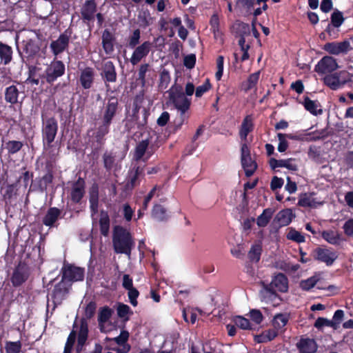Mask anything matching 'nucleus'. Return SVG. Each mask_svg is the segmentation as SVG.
<instances>
[{
    "label": "nucleus",
    "mask_w": 353,
    "mask_h": 353,
    "mask_svg": "<svg viewBox=\"0 0 353 353\" xmlns=\"http://www.w3.org/2000/svg\"><path fill=\"white\" fill-rule=\"evenodd\" d=\"M330 19H331V23H328V25L325 29V31L327 32H328L329 34L330 33L331 26H332L335 28H339L343 24V23L345 20L343 13L338 10H335L332 13Z\"/></svg>",
    "instance_id": "39"
},
{
    "label": "nucleus",
    "mask_w": 353,
    "mask_h": 353,
    "mask_svg": "<svg viewBox=\"0 0 353 353\" xmlns=\"http://www.w3.org/2000/svg\"><path fill=\"white\" fill-rule=\"evenodd\" d=\"M12 48L6 43L0 41V59L3 65L9 64L12 60Z\"/></svg>",
    "instance_id": "34"
},
{
    "label": "nucleus",
    "mask_w": 353,
    "mask_h": 353,
    "mask_svg": "<svg viewBox=\"0 0 353 353\" xmlns=\"http://www.w3.org/2000/svg\"><path fill=\"white\" fill-rule=\"evenodd\" d=\"M277 137L279 139L278 150L279 152H284L288 148V142L287 139L293 140H303L304 134L302 133L296 134H283L278 133Z\"/></svg>",
    "instance_id": "26"
},
{
    "label": "nucleus",
    "mask_w": 353,
    "mask_h": 353,
    "mask_svg": "<svg viewBox=\"0 0 353 353\" xmlns=\"http://www.w3.org/2000/svg\"><path fill=\"white\" fill-rule=\"evenodd\" d=\"M152 47V43L150 41H145L133 48L134 51L130 59L131 64L132 65H137L143 58L148 55Z\"/></svg>",
    "instance_id": "15"
},
{
    "label": "nucleus",
    "mask_w": 353,
    "mask_h": 353,
    "mask_svg": "<svg viewBox=\"0 0 353 353\" xmlns=\"http://www.w3.org/2000/svg\"><path fill=\"white\" fill-rule=\"evenodd\" d=\"M61 210L57 207H50L42 218V223L49 228H57L61 219Z\"/></svg>",
    "instance_id": "16"
},
{
    "label": "nucleus",
    "mask_w": 353,
    "mask_h": 353,
    "mask_svg": "<svg viewBox=\"0 0 353 353\" xmlns=\"http://www.w3.org/2000/svg\"><path fill=\"white\" fill-rule=\"evenodd\" d=\"M20 92L15 85L7 87L4 92V99L6 103L14 105L19 103Z\"/></svg>",
    "instance_id": "31"
},
{
    "label": "nucleus",
    "mask_w": 353,
    "mask_h": 353,
    "mask_svg": "<svg viewBox=\"0 0 353 353\" xmlns=\"http://www.w3.org/2000/svg\"><path fill=\"white\" fill-rule=\"evenodd\" d=\"M85 183L83 178L79 177L73 184L70 192V198L73 203H79L85 194Z\"/></svg>",
    "instance_id": "23"
},
{
    "label": "nucleus",
    "mask_w": 353,
    "mask_h": 353,
    "mask_svg": "<svg viewBox=\"0 0 353 353\" xmlns=\"http://www.w3.org/2000/svg\"><path fill=\"white\" fill-rule=\"evenodd\" d=\"M298 205L304 208L314 207V201L310 195L305 193L300 196Z\"/></svg>",
    "instance_id": "56"
},
{
    "label": "nucleus",
    "mask_w": 353,
    "mask_h": 353,
    "mask_svg": "<svg viewBox=\"0 0 353 353\" xmlns=\"http://www.w3.org/2000/svg\"><path fill=\"white\" fill-rule=\"evenodd\" d=\"M112 245L115 253L130 256L134 241L131 233L126 228L116 225L113 229Z\"/></svg>",
    "instance_id": "3"
},
{
    "label": "nucleus",
    "mask_w": 353,
    "mask_h": 353,
    "mask_svg": "<svg viewBox=\"0 0 353 353\" xmlns=\"http://www.w3.org/2000/svg\"><path fill=\"white\" fill-rule=\"evenodd\" d=\"M325 326L334 328V323L327 319L319 317L314 323V327L319 330Z\"/></svg>",
    "instance_id": "59"
},
{
    "label": "nucleus",
    "mask_w": 353,
    "mask_h": 353,
    "mask_svg": "<svg viewBox=\"0 0 353 353\" xmlns=\"http://www.w3.org/2000/svg\"><path fill=\"white\" fill-rule=\"evenodd\" d=\"M310 256L314 261L331 266L338 258V254L331 248L316 247L311 252Z\"/></svg>",
    "instance_id": "7"
},
{
    "label": "nucleus",
    "mask_w": 353,
    "mask_h": 353,
    "mask_svg": "<svg viewBox=\"0 0 353 353\" xmlns=\"http://www.w3.org/2000/svg\"><path fill=\"white\" fill-rule=\"evenodd\" d=\"M224 57L220 55L216 59L217 71L215 74V78L217 81H220L223 73Z\"/></svg>",
    "instance_id": "61"
},
{
    "label": "nucleus",
    "mask_w": 353,
    "mask_h": 353,
    "mask_svg": "<svg viewBox=\"0 0 353 353\" xmlns=\"http://www.w3.org/2000/svg\"><path fill=\"white\" fill-rule=\"evenodd\" d=\"M97 304L94 301H90L85 307V320L92 319L96 312ZM85 319V318H83Z\"/></svg>",
    "instance_id": "63"
},
{
    "label": "nucleus",
    "mask_w": 353,
    "mask_h": 353,
    "mask_svg": "<svg viewBox=\"0 0 353 353\" xmlns=\"http://www.w3.org/2000/svg\"><path fill=\"white\" fill-rule=\"evenodd\" d=\"M119 111V101L117 97H110L104 103L100 114V121L94 132V139L98 145H101L105 137L110 132V125Z\"/></svg>",
    "instance_id": "1"
},
{
    "label": "nucleus",
    "mask_w": 353,
    "mask_h": 353,
    "mask_svg": "<svg viewBox=\"0 0 353 353\" xmlns=\"http://www.w3.org/2000/svg\"><path fill=\"white\" fill-rule=\"evenodd\" d=\"M152 216L160 221H165L168 219L165 208L160 205L155 204L152 210Z\"/></svg>",
    "instance_id": "42"
},
{
    "label": "nucleus",
    "mask_w": 353,
    "mask_h": 353,
    "mask_svg": "<svg viewBox=\"0 0 353 353\" xmlns=\"http://www.w3.org/2000/svg\"><path fill=\"white\" fill-rule=\"evenodd\" d=\"M288 290V277L283 273H278L275 275L270 286L267 288V290L272 292L277 290L281 292H286Z\"/></svg>",
    "instance_id": "21"
},
{
    "label": "nucleus",
    "mask_w": 353,
    "mask_h": 353,
    "mask_svg": "<svg viewBox=\"0 0 353 353\" xmlns=\"http://www.w3.org/2000/svg\"><path fill=\"white\" fill-rule=\"evenodd\" d=\"M40 49V43L38 39H26L22 41L21 48L18 50L23 61L28 64L35 59Z\"/></svg>",
    "instance_id": "5"
},
{
    "label": "nucleus",
    "mask_w": 353,
    "mask_h": 353,
    "mask_svg": "<svg viewBox=\"0 0 353 353\" xmlns=\"http://www.w3.org/2000/svg\"><path fill=\"white\" fill-rule=\"evenodd\" d=\"M89 202L91 212L94 214L97 213L99 208V188L97 184H94L90 188Z\"/></svg>",
    "instance_id": "32"
},
{
    "label": "nucleus",
    "mask_w": 353,
    "mask_h": 353,
    "mask_svg": "<svg viewBox=\"0 0 353 353\" xmlns=\"http://www.w3.org/2000/svg\"><path fill=\"white\" fill-rule=\"evenodd\" d=\"M260 76V72H256L249 75L247 82L246 86L244 88L245 91L250 90L252 89L258 83L259 79Z\"/></svg>",
    "instance_id": "55"
},
{
    "label": "nucleus",
    "mask_w": 353,
    "mask_h": 353,
    "mask_svg": "<svg viewBox=\"0 0 353 353\" xmlns=\"http://www.w3.org/2000/svg\"><path fill=\"white\" fill-rule=\"evenodd\" d=\"M21 347L22 343L20 341H6L5 343L6 353H20Z\"/></svg>",
    "instance_id": "49"
},
{
    "label": "nucleus",
    "mask_w": 353,
    "mask_h": 353,
    "mask_svg": "<svg viewBox=\"0 0 353 353\" xmlns=\"http://www.w3.org/2000/svg\"><path fill=\"white\" fill-rule=\"evenodd\" d=\"M296 347L301 353H315L318 349L315 340L309 338H301Z\"/></svg>",
    "instance_id": "29"
},
{
    "label": "nucleus",
    "mask_w": 353,
    "mask_h": 353,
    "mask_svg": "<svg viewBox=\"0 0 353 353\" xmlns=\"http://www.w3.org/2000/svg\"><path fill=\"white\" fill-rule=\"evenodd\" d=\"M30 274V267L24 262H19L13 270L10 278L12 286L18 288L28 279Z\"/></svg>",
    "instance_id": "12"
},
{
    "label": "nucleus",
    "mask_w": 353,
    "mask_h": 353,
    "mask_svg": "<svg viewBox=\"0 0 353 353\" xmlns=\"http://www.w3.org/2000/svg\"><path fill=\"white\" fill-rule=\"evenodd\" d=\"M88 323L85 319L80 320V327L77 335V344L76 345V353H81L86 343L88 338Z\"/></svg>",
    "instance_id": "22"
},
{
    "label": "nucleus",
    "mask_w": 353,
    "mask_h": 353,
    "mask_svg": "<svg viewBox=\"0 0 353 353\" xmlns=\"http://www.w3.org/2000/svg\"><path fill=\"white\" fill-rule=\"evenodd\" d=\"M211 87H212V85L210 82V80L206 79V81H205V83L203 85L198 86L195 89V97L196 98L201 97L204 93H205L206 92H208V90H210Z\"/></svg>",
    "instance_id": "58"
},
{
    "label": "nucleus",
    "mask_w": 353,
    "mask_h": 353,
    "mask_svg": "<svg viewBox=\"0 0 353 353\" xmlns=\"http://www.w3.org/2000/svg\"><path fill=\"white\" fill-rule=\"evenodd\" d=\"M41 135L45 148H50L58 132V122L54 117H47L41 114Z\"/></svg>",
    "instance_id": "4"
},
{
    "label": "nucleus",
    "mask_w": 353,
    "mask_h": 353,
    "mask_svg": "<svg viewBox=\"0 0 353 353\" xmlns=\"http://www.w3.org/2000/svg\"><path fill=\"white\" fill-rule=\"evenodd\" d=\"M241 163L247 177L252 176L258 168L256 159L252 156H241Z\"/></svg>",
    "instance_id": "28"
},
{
    "label": "nucleus",
    "mask_w": 353,
    "mask_h": 353,
    "mask_svg": "<svg viewBox=\"0 0 353 353\" xmlns=\"http://www.w3.org/2000/svg\"><path fill=\"white\" fill-rule=\"evenodd\" d=\"M319 281V277L317 275H314L307 279L301 280L299 287L303 291H309L318 283Z\"/></svg>",
    "instance_id": "43"
},
{
    "label": "nucleus",
    "mask_w": 353,
    "mask_h": 353,
    "mask_svg": "<svg viewBox=\"0 0 353 353\" xmlns=\"http://www.w3.org/2000/svg\"><path fill=\"white\" fill-rule=\"evenodd\" d=\"M281 268L286 272L295 273L301 268V266L298 263L294 264L291 262H283L281 265Z\"/></svg>",
    "instance_id": "60"
},
{
    "label": "nucleus",
    "mask_w": 353,
    "mask_h": 353,
    "mask_svg": "<svg viewBox=\"0 0 353 353\" xmlns=\"http://www.w3.org/2000/svg\"><path fill=\"white\" fill-rule=\"evenodd\" d=\"M167 92L168 93L170 103L180 113L179 121L178 123L175 122L174 127V130L177 131L185 121V114L191 106L192 99L185 95L182 85L176 83L171 86Z\"/></svg>",
    "instance_id": "2"
},
{
    "label": "nucleus",
    "mask_w": 353,
    "mask_h": 353,
    "mask_svg": "<svg viewBox=\"0 0 353 353\" xmlns=\"http://www.w3.org/2000/svg\"><path fill=\"white\" fill-rule=\"evenodd\" d=\"M77 335H78V334H77L75 330H72L70 332L65 344L63 353H72L74 345L77 339Z\"/></svg>",
    "instance_id": "47"
},
{
    "label": "nucleus",
    "mask_w": 353,
    "mask_h": 353,
    "mask_svg": "<svg viewBox=\"0 0 353 353\" xmlns=\"http://www.w3.org/2000/svg\"><path fill=\"white\" fill-rule=\"evenodd\" d=\"M286 238L288 240L293 241L298 243H304L305 241V236L300 232L296 230L293 228H290V230L286 235Z\"/></svg>",
    "instance_id": "46"
},
{
    "label": "nucleus",
    "mask_w": 353,
    "mask_h": 353,
    "mask_svg": "<svg viewBox=\"0 0 353 353\" xmlns=\"http://www.w3.org/2000/svg\"><path fill=\"white\" fill-rule=\"evenodd\" d=\"M72 33L73 30L70 26L59 36L57 39L50 43V48L54 56L57 57L68 48Z\"/></svg>",
    "instance_id": "9"
},
{
    "label": "nucleus",
    "mask_w": 353,
    "mask_h": 353,
    "mask_svg": "<svg viewBox=\"0 0 353 353\" xmlns=\"http://www.w3.org/2000/svg\"><path fill=\"white\" fill-rule=\"evenodd\" d=\"M110 224V221L108 212L101 210L100 212L99 228L100 232L103 236H107L108 235Z\"/></svg>",
    "instance_id": "36"
},
{
    "label": "nucleus",
    "mask_w": 353,
    "mask_h": 353,
    "mask_svg": "<svg viewBox=\"0 0 353 353\" xmlns=\"http://www.w3.org/2000/svg\"><path fill=\"white\" fill-rule=\"evenodd\" d=\"M250 316L256 325L260 324L263 320V316L259 310L252 309L250 312Z\"/></svg>",
    "instance_id": "64"
},
{
    "label": "nucleus",
    "mask_w": 353,
    "mask_h": 353,
    "mask_svg": "<svg viewBox=\"0 0 353 353\" xmlns=\"http://www.w3.org/2000/svg\"><path fill=\"white\" fill-rule=\"evenodd\" d=\"M32 177H33L32 173H30V172L26 171L25 172H23L22 174V175L19 177V179H18V181L16 183H17L19 182L22 183L23 185H24V187L26 188L28 185L30 181L31 180V182H32V184L30 186V188H31L32 187V185L34 183V181L32 180Z\"/></svg>",
    "instance_id": "62"
},
{
    "label": "nucleus",
    "mask_w": 353,
    "mask_h": 353,
    "mask_svg": "<svg viewBox=\"0 0 353 353\" xmlns=\"http://www.w3.org/2000/svg\"><path fill=\"white\" fill-rule=\"evenodd\" d=\"M261 253L262 246L261 244L252 245L248 252V258L251 261L257 263L260 261Z\"/></svg>",
    "instance_id": "44"
},
{
    "label": "nucleus",
    "mask_w": 353,
    "mask_h": 353,
    "mask_svg": "<svg viewBox=\"0 0 353 353\" xmlns=\"http://www.w3.org/2000/svg\"><path fill=\"white\" fill-rule=\"evenodd\" d=\"M293 217H294V214L291 209L282 210L274 218L272 226L276 230L287 226L292 222Z\"/></svg>",
    "instance_id": "18"
},
{
    "label": "nucleus",
    "mask_w": 353,
    "mask_h": 353,
    "mask_svg": "<svg viewBox=\"0 0 353 353\" xmlns=\"http://www.w3.org/2000/svg\"><path fill=\"white\" fill-rule=\"evenodd\" d=\"M95 72L92 67H85L81 70L79 81L84 90L90 89L94 82Z\"/></svg>",
    "instance_id": "20"
},
{
    "label": "nucleus",
    "mask_w": 353,
    "mask_h": 353,
    "mask_svg": "<svg viewBox=\"0 0 353 353\" xmlns=\"http://www.w3.org/2000/svg\"><path fill=\"white\" fill-rule=\"evenodd\" d=\"M338 68L336 59L330 56L323 57L315 65L314 71L319 74L331 73Z\"/></svg>",
    "instance_id": "17"
},
{
    "label": "nucleus",
    "mask_w": 353,
    "mask_h": 353,
    "mask_svg": "<svg viewBox=\"0 0 353 353\" xmlns=\"http://www.w3.org/2000/svg\"><path fill=\"white\" fill-rule=\"evenodd\" d=\"M97 12V5L95 0H86L81 8V18L88 26L93 23L95 14Z\"/></svg>",
    "instance_id": "13"
},
{
    "label": "nucleus",
    "mask_w": 353,
    "mask_h": 353,
    "mask_svg": "<svg viewBox=\"0 0 353 353\" xmlns=\"http://www.w3.org/2000/svg\"><path fill=\"white\" fill-rule=\"evenodd\" d=\"M17 183H14L12 184H8L5 188L3 193V199L8 201H10L11 199L17 195Z\"/></svg>",
    "instance_id": "48"
},
{
    "label": "nucleus",
    "mask_w": 353,
    "mask_h": 353,
    "mask_svg": "<svg viewBox=\"0 0 353 353\" xmlns=\"http://www.w3.org/2000/svg\"><path fill=\"white\" fill-rule=\"evenodd\" d=\"M61 280L68 283L71 281H83L84 278V269L71 265L64 266L61 270Z\"/></svg>",
    "instance_id": "14"
},
{
    "label": "nucleus",
    "mask_w": 353,
    "mask_h": 353,
    "mask_svg": "<svg viewBox=\"0 0 353 353\" xmlns=\"http://www.w3.org/2000/svg\"><path fill=\"white\" fill-rule=\"evenodd\" d=\"M274 210L271 208L263 210V212L257 217L256 224L259 228H264L268 225L272 218Z\"/></svg>",
    "instance_id": "37"
},
{
    "label": "nucleus",
    "mask_w": 353,
    "mask_h": 353,
    "mask_svg": "<svg viewBox=\"0 0 353 353\" xmlns=\"http://www.w3.org/2000/svg\"><path fill=\"white\" fill-rule=\"evenodd\" d=\"M323 49L330 54L338 55L347 52L350 49V44L348 41L330 42L325 43Z\"/></svg>",
    "instance_id": "25"
},
{
    "label": "nucleus",
    "mask_w": 353,
    "mask_h": 353,
    "mask_svg": "<svg viewBox=\"0 0 353 353\" xmlns=\"http://www.w3.org/2000/svg\"><path fill=\"white\" fill-rule=\"evenodd\" d=\"M143 168L140 166L134 167L133 170L130 172L129 180L127 182L126 186L128 188H134L137 185L139 182V177L143 174Z\"/></svg>",
    "instance_id": "38"
},
{
    "label": "nucleus",
    "mask_w": 353,
    "mask_h": 353,
    "mask_svg": "<svg viewBox=\"0 0 353 353\" xmlns=\"http://www.w3.org/2000/svg\"><path fill=\"white\" fill-rule=\"evenodd\" d=\"M171 81V77L170 74V72L166 69L163 68L159 74V80L158 83V88L159 90L161 92H163L164 90H165Z\"/></svg>",
    "instance_id": "41"
},
{
    "label": "nucleus",
    "mask_w": 353,
    "mask_h": 353,
    "mask_svg": "<svg viewBox=\"0 0 353 353\" xmlns=\"http://www.w3.org/2000/svg\"><path fill=\"white\" fill-rule=\"evenodd\" d=\"M23 144L21 141H9L5 145V148L8 150V152L10 154H14L19 152Z\"/></svg>",
    "instance_id": "54"
},
{
    "label": "nucleus",
    "mask_w": 353,
    "mask_h": 353,
    "mask_svg": "<svg viewBox=\"0 0 353 353\" xmlns=\"http://www.w3.org/2000/svg\"><path fill=\"white\" fill-rule=\"evenodd\" d=\"M101 76L106 86H108L107 83H115L117 81V73L115 65L112 61H107L102 63Z\"/></svg>",
    "instance_id": "19"
},
{
    "label": "nucleus",
    "mask_w": 353,
    "mask_h": 353,
    "mask_svg": "<svg viewBox=\"0 0 353 353\" xmlns=\"http://www.w3.org/2000/svg\"><path fill=\"white\" fill-rule=\"evenodd\" d=\"M149 63H142L141 64L139 71H138V80L142 83V85H145L146 81V73L150 70Z\"/></svg>",
    "instance_id": "57"
},
{
    "label": "nucleus",
    "mask_w": 353,
    "mask_h": 353,
    "mask_svg": "<svg viewBox=\"0 0 353 353\" xmlns=\"http://www.w3.org/2000/svg\"><path fill=\"white\" fill-rule=\"evenodd\" d=\"M234 322L236 327L243 330H252V325L250 321L241 316H237L234 318Z\"/></svg>",
    "instance_id": "51"
},
{
    "label": "nucleus",
    "mask_w": 353,
    "mask_h": 353,
    "mask_svg": "<svg viewBox=\"0 0 353 353\" xmlns=\"http://www.w3.org/2000/svg\"><path fill=\"white\" fill-rule=\"evenodd\" d=\"M290 319V314L288 313L276 314L272 320V325L279 332L285 330L284 327L287 325Z\"/></svg>",
    "instance_id": "33"
},
{
    "label": "nucleus",
    "mask_w": 353,
    "mask_h": 353,
    "mask_svg": "<svg viewBox=\"0 0 353 353\" xmlns=\"http://www.w3.org/2000/svg\"><path fill=\"white\" fill-rule=\"evenodd\" d=\"M303 105L307 111L314 116L323 113V110L321 108H318L321 106L320 103L316 101L311 100L307 96L304 97Z\"/></svg>",
    "instance_id": "35"
},
{
    "label": "nucleus",
    "mask_w": 353,
    "mask_h": 353,
    "mask_svg": "<svg viewBox=\"0 0 353 353\" xmlns=\"http://www.w3.org/2000/svg\"><path fill=\"white\" fill-rule=\"evenodd\" d=\"M254 119L252 114L246 115L239 128V137L242 141H246L248 135L249 133L252 132L254 130Z\"/></svg>",
    "instance_id": "27"
},
{
    "label": "nucleus",
    "mask_w": 353,
    "mask_h": 353,
    "mask_svg": "<svg viewBox=\"0 0 353 353\" xmlns=\"http://www.w3.org/2000/svg\"><path fill=\"white\" fill-rule=\"evenodd\" d=\"M53 174L48 171L41 178H36L32 185V190L46 192L48 188L52 184Z\"/></svg>",
    "instance_id": "24"
},
{
    "label": "nucleus",
    "mask_w": 353,
    "mask_h": 353,
    "mask_svg": "<svg viewBox=\"0 0 353 353\" xmlns=\"http://www.w3.org/2000/svg\"><path fill=\"white\" fill-rule=\"evenodd\" d=\"M102 47L107 54H111L114 52V42L115 37L108 29H105L102 33Z\"/></svg>",
    "instance_id": "30"
},
{
    "label": "nucleus",
    "mask_w": 353,
    "mask_h": 353,
    "mask_svg": "<svg viewBox=\"0 0 353 353\" xmlns=\"http://www.w3.org/2000/svg\"><path fill=\"white\" fill-rule=\"evenodd\" d=\"M141 38V30L137 28L133 30L132 34L129 37L128 41V47L131 49L134 48L139 45Z\"/></svg>",
    "instance_id": "52"
},
{
    "label": "nucleus",
    "mask_w": 353,
    "mask_h": 353,
    "mask_svg": "<svg viewBox=\"0 0 353 353\" xmlns=\"http://www.w3.org/2000/svg\"><path fill=\"white\" fill-rule=\"evenodd\" d=\"M143 100V94H137L133 101V108L131 119L135 123L137 128L139 130H143L145 128L148 123V119L150 115L149 110L145 108H143L142 117H139V112L142 107Z\"/></svg>",
    "instance_id": "6"
},
{
    "label": "nucleus",
    "mask_w": 353,
    "mask_h": 353,
    "mask_svg": "<svg viewBox=\"0 0 353 353\" xmlns=\"http://www.w3.org/2000/svg\"><path fill=\"white\" fill-rule=\"evenodd\" d=\"M41 70V68L31 65L28 67V77L26 80L27 82H29L33 85H38L39 84L40 78L43 77V75H38L37 72Z\"/></svg>",
    "instance_id": "40"
},
{
    "label": "nucleus",
    "mask_w": 353,
    "mask_h": 353,
    "mask_svg": "<svg viewBox=\"0 0 353 353\" xmlns=\"http://www.w3.org/2000/svg\"><path fill=\"white\" fill-rule=\"evenodd\" d=\"M350 81V73L345 70L327 74L323 79L324 83L333 90L339 89Z\"/></svg>",
    "instance_id": "11"
},
{
    "label": "nucleus",
    "mask_w": 353,
    "mask_h": 353,
    "mask_svg": "<svg viewBox=\"0 0 353 353\" xmlns=\"http://www.w3.org/2000/svg\"><path fill=\"white\" fill-rule=\"evenodd\" d=\"M71 286V283L63 280H61L54 286L50 295L54 307L61 305L63 301L67 298Z\"/></svg>",
    "instance_id": "10"
},
{
    "label": "nucleus",
    "mask_w": 353,
    "mask_h": 353,
    "mask_svg": "<svg viewBox=\"0 0 353 353\" xmlns=\"http://www.w3.org/2000/svg\"><path fill=\"white\" fill-rule=\"evenodd\" d=\"M113 311L108 306H104L100 309L98 315V321L99 323H106L112 314Z\"/></svg>",
    "instance_id": "50"
},
{
    "label": "nucleus",
    "mask_w": 353,
    "mask_h": 353,
    "mask_svg": "<svg viewBox=\"0 0 353 353\" xmlns=\"http://www.w3.org/2000/svg\"><path fill=\"white\" fill-rule=\"evenodd\" d=\"M322 238L332 245H338L339 243V235L333 230H324L321 232Z\"/></svg>",
    "instance_id": "45"
},
{
    "label": "nucleus",
    "mask_w": 353,
    "mask_h": 353,
    "mask_svg": "<svg viewBox=\"0 0 353 353\" xmlns=\"http://www.w3.org/2000/svg\"><path fill=\"white\" fill-rule=\"evenodd\" d=\"M65 72V66L63 62L54 59L46 68L43 77L48 83L52 85L58 78L62 77Z\"/></svg>",
    "instance_id": "8"
},
{
    "label": "nucleus",
    "mask_w": 353,
    "mask_h": 353,
    "mask_svg": "<svg viewBox=\"0 0 353 353\" xmlns=\"http://www.w3.org/2000/svg\"><path fill=\"white\" fill-rule=\"evenodd\" d=\"M117 311L118 316L124 319L125 321H128L129 317L127 316L128 314H129L130 313H132V312L130 310V307L128 305L122 303H119L118 304Z\"/></svg>",
    "instance_id": "53"
}]
</instances>
